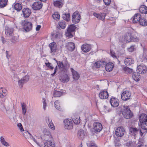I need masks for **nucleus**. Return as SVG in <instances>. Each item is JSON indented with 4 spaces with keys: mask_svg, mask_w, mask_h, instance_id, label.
Segmentation results:
<instances>
[{
    "mask_svg": "<svg viewBox=\"0 0 147 147\" xmlns=\"http://www.w3.org/2000/svg\"><path fill=\"white\" fill-rule=\"evenodd\" d=\"M21 80L24 84L26 83L29 80V76L28 75H26L21 78Z\"/></svg>",
    "mask_w": 147,
    "mask_h": 147,
    "instance_id": "46",
    "label": "nucleus"
},
{
    "mask_svg": "<svg viewBox=\"0 0 147 147\" xmlns=\"http://www.w3.org/2000/svg\"><path fill=\"white\" fill-rule=\"evenodd\" d=\"M59 79L60 81L63 83L68 82L69 80V78L68 76L66 74L60 76Z\"/></svg>",
    "mask_w": 147,
    "mask_h": 147,
    "instance_id": "17",
    "label": "nucleus"
},
{
    "mask_svg": "<svg viewBox=\"0 0 147 147\" xmlns=\"http://www.w3.org/2000/svg\"><path fill=\"white\" fill-rule=\"evenodd\" d=\"M101 1V0H94L93 2L94 5H96L99 4Z\"/></svg>",
    "mask_w": 147,
    "mask_h": 147,
    "instance_id": "59",
    "label": "nucleus"
},
{
    "mask_svg": "<svg viewBox=\"0 0 147 147\" xmlns=\"http://www.w3.org/2000/svg\"><path fill=\"white\" fill-rule=\"evenodd\" d=\"M22 11L23 15L25 18L28 17L31 13L30 9L27 8L23 9Z\"/></svg>",
    "mask_w": 147,
    "mask_h": 147,
    "instance_id": "18",
    "label": "nucleus"
},
{
    "mask_svg": "<svg viewBox=\"0 0 147 147\" xmlns=\"http://www.w3.org/2000/svg\"><path fill=\"white\" fill-rule=\"evenodd\" d=\"M25 134L27 135V136H28L27 138L28 139H32L38 145V143L37 142L36 140L34 138H33V136L31 135L28 132V131H26Z\"/></svg>",
    "mask_w": 147,
    "mask_h": 147,
    "instance_id": "38",
    "label": "nucleus"
},
{
    "mask_svg": "<svg viewBox=\"0 0 147 147\" xmlns=\"http://www.w3.org/2000/svg\"><path fill=\"white\" fill-rule=\"evenodd\" d=\"M110 102L111 106L114 107H117L119 105V101L117 98L112 97L110 100Z\"/></svg>",
    "mask_w": 147,
    "mask_h": 147,
    "instance_id": "12",
    "label": "nucleus"
},
{
    "mask_svg": "<svg viewBox=\"0 0 147 147\" xmlns=\"http://www.w3.org/2000/svg\"><path fill=\"white\" fill-rule=\"evenodd\" d=\"M6 90L3 88H0V98H3L6 95Z\"/></svg>",
    "mask_w": 147,
    "mask_h": 147,
    "instance_id": "35",
    "label": "nucleus"
},
{
    "mask_svg": "<svg viewBox=\"0 0 147 147\" xmlns=\"http://www.w3.org/2000/svg\"><path fill=\"white\" fill-rule=\"evenodd\" d=\"M55 107L59 110L61 111V108L59 102L58 100H56L54 102Z\"/></svg>",
    "mask_w": 147,
    "mask_h": 147,
    "instance_id": "42",
    "label": "nucleus"
},
{
    "mask_svg": "<svg viewBox=\"0 0 147 147\" xmlns=\"http://www.w3.org/2000/svg\"><path fill=\"white\" fill-rule=\"evenodd\" d=\"M91 48L90 45L85 44L83 45L81 47V50L84 53H87L90 51Z\"/></svg>",
    "mask_w": 147,
    "mask_h": 147,
    "instance_id": "15",
    "label": "nucleus"
},
{
    "mask_svg": "<svg viewBox=\"0 0 147 147\" xmlns=\"http://www.w3.org/2000/svg\"><path fill=\"white\" fill-rule=\"evenodd\" d=\"M120 144L119 142L117 140H115V146H119Z\"/></svg>",
    "mask_w": 147,
    "mask_h": 147,
    "instance_id": "64",
    "label": "nucleus"
},
{
    "mask_svg": "<svg viewBox=\"0 0 147 147\" xmlns=\"http://www.w3.org/2000/svg\"><path fill=\"white\" fill-rule=\"evenodd\" d=\"M141 15L140 13H136L135 14L133 18V22L134 23L139 22L141 18Z\"/></svg>",
    "mask_w": 147,
    "mask_h": 147,
    "instance_id": "21",
    "label": "nucleus"
},
{
    "mask_svg": "<svg viewBox=\"0 0 147 147\" xmlns=\"http://www.w3.org/2000/svg\"><path fill=\"white\" fill-rule=\"evenodd\" d=\"M45 64L47 67L50 69H53L54 68L51 65V64L49 62H48V63H45Z\"/></svg>",
    "mask_w": 147,
    "mask_h": 147,
    "instance_id": "56",
    "label": "nucleus"
},
{
    "mask_svg": "<svg viewBox=\"0 0 147 147\" xmlns=\"http://www.w3.org/2000/svg\"><path fill=\"white\" fill-rule=\"evenodd\" d=\"M59 26L62 29H64L65 28L66 26V22L64 21H61L59 22Z\"/></svg>",
    "mask_w": 147,
    "mask_h": 147,
    "instance_id": "40",
    "label": "nucleus"
},
{
    "mask_svg": "<svg viewBox=\"0 0 147 147\" xmlns=\"http://www.w3.org/2000/svg\"><path fill=\"white\" fill-rule=\"evenodd\" d=\"M76 27L74 24H72L69 25L67 30L72 32L74 31L76 28Z\"/></svg>",
    "mask_w": 147,
    "mask_h": 147,
    "instance_id": "41",
    "label": "nucleus"
},
{
    "mask_svg": "<svg viewBox=\"0 0 147 147\" xmlns=\"http://www.w3.org/2000/svg\"><path fill=\"white\" fill-rule=\"evenodd\" d=\"M133 59L130 57L126 58L124 60V63L127 66H129L134 63Z\"/></svg>",
    "mask_w": 147,
    "mask_h": 147,
    "instance_id": "22",
    "label": "nucleus"
},
{
    "mask_svg": "<svg viewBox=\"0 0 147 147\" xmlns=\"http://www.w3.org/2000/svg\"><path fill=\"white\" fill-rule=\"evenodd\" d=\"M111 55L112 57L113 58H117V57L115 55V53L114 52L111 51Z\"/></svg>",
    "mask_w": 147,
    "mask_h": 147,
    "instance_id": "61",
    "label": "nucleus"
},
{
    "mask_svg": "<svg viewBox=\"0 0 147 147\" xmlns=\"http://www.w3.org/2000/svg\"><path fill=\"white\" fill-rule=\"evenodd\" d=\"M18 85L19 87L20 88H22L24 84L21 80H19L18 82Z\"/></svg>",
    "mask_w": 147,
    "mask_h": 147,
    "instance_id": "52",
    "label": "nucleus"
},
{
    "mask_svg": "<svg viewBox=\"0 0 147 147\" xmlns=\"http://www.w3.org/2000/svg\"><path fill=\"white\" fill-rule=\"evenodd\" d=\"M125 133L124 128L122 127H119L115 130L116 135L118 137H121L123 136Z\"/></svg>",
    "mask_w": 147,
    "mask_h": 147,
    "instance_id": "8",
    "label": "nucleus"
},
{
    "mask_svg": "<svg viewBox=\"0 0 147 147\" xmlns=\"http://www.w3.org/2000/svg\"><path fill=\"white\" fill-rule=\"evenodd\" d=\"M105 4L107 5H109L111 3V0H103Z\"/></svg>",
    "mask_w": 147,
    "mask_h": 147,
    "instance_id": "58",
    "label": "nucleus"
},
{
    "mask_svg": "<svg viewBox=\"0 0 147 147\" xmlns=\"http://www.w3.org/2000/svg\"><path fill=\"white\" fill-rule=\"evenodd\" d=\"M137 72L141 74L146 73L147 71V67L144 64L140 65L137 66Z\"/></svg>",
    "mask_w": 147,
    "mask_h": 147,
    "instance_id": "6",
    "label": "nucleus"
},
{
    "mask_svg": "<svg viewBox=\"0 0 147 147\" xmlns=\"http://www.w3.org/2000/svg\"><path fill=\"white\" fill-rule=\"evenodd\" d=\"M94 130L96 132H100L102 129V126L101 124L99 122H94L93 125Z\"/></svg>",
    "mask_w": 147,
    "mask_h": 147,
    "instance_id": "11",
    "label": "nucleus"
},
{
    "mask_svg": "<svg viewBox=\"0 0 147 147\" xmlns=\"http://www.w3.org/2000/svg\"><path fill=\"white\" fill-rule=\"evenodd\" d=\"M139 73L137 72H134L132 74V77L134 80L136 81H139L140 78V76L139 75Z\"/></svg>",
    "mask_w": 147,
    "mask_h": 147,
    "instance_id": "25",
    "label": "nucleus"
},
{
    "mask_svg": "<svg viewBox=\"0 0 147 147\" xmlns=\"http://www.w3.org/2000/svg\"><path fill=\"white\" fill-rule=\"evenodd\" d=\"M122 114L123 117L126 119L130 118L133 115L131 111L127 106H123Z\"/></svg>",
    "mask_w": 147,
    "mask_h": 147,
    "instance_id": "3",
    "label": "nucleus"
},
{
    "mask_svg": "<svg viewBox=\"0 0 147 147\" xmlns=\"http://www.w3.org/2000/svg\"><path fill=\"white\" fill-rule=\"evenodd\" d=\"M70 69L72 74L73 78L74 80H78L80 77L79 74L72 68H71Z\"/></svg>",
    "mask_w": 147,
    "mask_h": 147,
    "instance_id": "20",
    "label": "nucleus"
},
{
    "mask_svg": "<svg viewBox=\"0 0 147 147\" xmlns=\"http://www.w3.org/2000/svg\"><path fill=\"white\" fill-rule=\"evenodd\" d=\"M106 64V63L105 61H98L95 63L94 65L96 68H99L101 66L105 65Z\"/></svg>",
    "mask_w": 147,
    "mask_h": 147,
    "instance_id": "29",
    "label": "nucleus"
},
{
    "mask_svg": "<svg viewBox=\"0 0 147 147\" xmlns=\"http://www.w3.org/2000/svg\"><path fill=\"white\" fill-rule=\"evenodd\" d=\"M18 126L19 128V129L22 132V131H24V130L23 128L22 125L21 123H18Z\"/></svg>",
    "mask_w": 147,
    "mask_h": 147,
    "instance_id": "55",
    "label": "nucleus"
},
{
    "mask_svg": "<svg viewBox=\"0 0 147 147\" xmlns=\"http://www.w3.org/2000/svg\"><path fill=\"white\" fill-rule=\"evenodd\" d=\"M139 22L140 25L142 26H147V20L146 21L144 18H141Z\"/></svg>",
    "mask_w": 147,
    "mask_h": 147,
    "instance_id": "37",
    "label": "nucleus"
},
{
    "mask_svg": "<svg viewBox=\"0 0 147 147\" xmlns=\"http://www.w3.org/2000/svg\"><path fill=\"white\" fill-rule=\"evenodd\" d=\"M86 133L84 130L80 129L79 130L78 132L77 136L79 138L83 139L85 136Z\"/></svg>",
    "mask_w": 147,
    "mask_h": 147,
    "instance_id": "24",
    "label": "nucleus"
},
{
    "mask_svg": "<svg viewBox=\"0 0 147 147\" xmlns=\"http://www.w3.org/2000/svg\"><path fill=\"white\" fill-rule=\"evenodd\" d=\"M80 19V16L78 12H74L72 16V21L73 23L76 24L78 23Z\"/></svg>",
    "mask_w": 147,
    "mask_h": 147,
    "instance_id": "7",
    "label": "nucleus"
},
{
    "mask_svg": "<svg viewBox=\"0 0 147 147\" xmlns=\"http://www.w3.org/2000/svg\"><path fill=\"white\" fill-rule=\"evenodd\" d=\"M13 30L12 28L7 27L5 30V33L6 35L11 36L13 34Z\"/></svg>",
    "mask_w": 147,
    "mask_h": 147,
    "instance_id": "27",
    "label": "nucleus"
},
{
    "mask_svg": "<svg viewBox=\"0 0 147 147\" xmlns=\"http://www.w3.org/2000/svg\"><path fill=\"white\" fill-rule=\"evenodd\" d=\"M140 12L141 13L147 14V7L144 5H141L139 9Z\"/></svg>",
    "mask_w": 147,
    "mask_h": 147,
    "instance_id": "31",
    "label": "nucleus"
},
{
    "mask_svg": "<svg viewBox=\"0 0 147 147\" xmlns=\"http://www.w3.org/2000/svg\"><path fill=\"white\" fill-rule=\"evenodd\" d=\"M42 3L40 1H36L34 2L32 5L31 7L35 10H38L42 8Z\"/></svg>",
    "mask_w": 147,
    "mask_h": 147,
    "instance_id": "5",
    "label": "nucleus"
},
{
    "mask_svg": "<svg viewBox=\"0 0 147 147\" xmlns=\"http://www.w3.org/2000/svg\"><path fill=\"white\" fill-rule=\"evenodd\" d=\"M49 46L50 48L51 53H55L56 50V44L54 42H52L49 45Z\"/></svg>",
    "mask_w": 147,
    "mask_h": 147,
    "instance_id": "30",
    "label": "nucleus"
},
{
    "mask_svg": "<svg viewBox=\"0 0 147 147\" xmlns=\"http://www.w3.org/2000/svg\"><path fill=\"white\" fill-rule=\"evenodd\" d=\"M52 16L53 19L57 20H59L60 18V15L57 12H55Z\"/></svg>",
    "mask_w": 147,
    "mask_h": 147,
    "instance_id": "47",
    "label": "nucleus"
},
{
    "mask_svg": "<svg viewBox=\"0 0 147 147\" xmlns=\"http://www.w3.org/2000/svg\"><path fill=\"white\" fill-rule=\"evenodd\" d=\"M72 32L69 31H68V30H67V32L65 33L66 36L69 38L72 37L73 36V35L71 33Z\"/></svg>",
    "mask_w": 147,
    "mask_h": 147,
    "instance_id": "49",
    "label": "nucleus"
},
{
    "mask_svg": "<svg viewBox=\"0 0 147 147\" xmlns=\"http://www.w3.org/2000/svg\"><path fill=\"white\" fill-rule=\"evenodd\" d=\"M67 49L70 51H73L75 48V45L73 42H69L67 44Z\"/></svg>",
    "mask_w": 147,
    "mask_h": 147,
    "instance_id": "23",
    "label": "nucleus"
},
{
    "mask_svg": "<svg viewBox=\"0 0 147 147\" xmlns=\"http://www.w3.org/2000/svg\"><path fill=\"white\" fill-rule=\"evenodd\" d=\"M105 69L107 71H110L112 70L114 67V65L113 63H109L105 65Z\"/></svg>",
    "mask_w": 147,
    "mask_h": 147,
    "instance_id": "26",
    "label": "nucleus"
},
{
    "mask_svg": "<svg viewBox=\"0 0 147 147\" xmlns=\"http://www.w3.org/2000/svg\"><path fill=\"white\" fill-rule=\"evenodd\" d=\"M57 63L59 68H63V66L62 65V62H61L60 61H57Z\"/></svg>",
    "mask_w": 147,
    "mask_h": 147,
    "instance_id": "60",
    "label": "nucleus"
},
{
    "mask_svg": "<svg viewBox=\"0 0 147 147\" xmlns=\"http://www.w3.org/2000/svg\"><path fill=\"white\" fill-rule=\"evenodd\" d=\"M99 96L100 99H105L108 97L109 94L107 91L102 90L99 93Z\"/></svg>",
    "mask_w": 147,
    "mask_h": 147,
    "instance_id": "14",
    "label": "nucleus"
},
{
    "mask_svg": "<svg viewBox=\"0 0 147 147\" xmlns=\"http://www.w3.org/2000/svg\"><path fill=\"white\" fill-rule=\"evenodd\" d=\"M18 36H13L11 39V41L13 43H15L18 40Z\"/></svg>",
    "mask_w": 147,
    "mask_h": 147,
    "instance_id": "48",
    "label": "nucleus"
},
{
    "mask_svg": "<svg viewBox=\"0 0 147 147\" xmlns=\"http://www.w3.org/2000/svg\"><path fill=\"white\" fill-rule=\"evenodd\" d=\"M22 8L21 5L19 3H15L14 5V9L17 11H20Z\"/></svg>",
    "mask_w": 147,
    "mask_h": 147,
    "instance_id": "34",
    "label": "nucleus"
},
{
    "mask_svg": "<svg viewBox=\"0 0 147 147\" xmlns=\"http://www.w3.org/2000/svg\"><path fill=\"white\" fill-rule=\"evenodd\" d=\"M134 143L131 141L127 142L126 144V145L128 147H134Z\"/></svg>",
    "mask_w": 147,
    "mask_h": 147,
    "instance_id": "51",
    "label": "nucleus"
},
{
    "mask_svg": "<svg viewBox=\"0 0 147 147\" xmlns=\"http://www.w3.org/2000/svg\"><path fill=\"white\" fill-rule=\"evenodd\" d=\"M143 144L142 142H139L138 144L136 145V147H144Z\"/></svg>",
    "mask_w": 147,
    "mask_h": 147,
    "instance_id": "57",
    "label": "nucleus"
},
{
    "mask_svg": "<svg viewBox=\"0 0 147 147\" xmlns=\"http://www.w3.org/2000/svg\"><path fill=\"white\" fill-rule=\"evenodd\" d=\"M93 15L98 19L104 21L106 16L105 14L103 13H94Z\"/></svg>",
    "mask_w": 147,
    "mask_h": 147,
    "instance_id": "16",
    "label": "nucleus"
},
{
    "mask_svg": "<svg viewBox=\"0 0 147 147\" xmlns=\"http://www.w3.org/2000/svg\"><path fill=\"white\" fill-rule=\"evenodd\" d=\"M8 0H0V7L3 8L7 5Z\"/></svg>",
    "mask_w": 147,
    "mask_h": 147,
    "instance_id": "36",
    "label": "nucleus"
},
{
    "mask_svg": "<svg viewBox=\"0 0 147 147\" xmlns=\"http://www.w3.org/2000/svg\"><path fill=\"white\" fill-rule=\"evenodd\" d=\"M65 128L67 129H71L73 128L72 121L71 119H66L64 121Z\"/></svg>",
    "mask_w": 147,
    "mask_h": 147,
    "instance_id": "10",
    "label": "nucleus"
},
{
    "mask_svg": "<svg viewBox=\"0 0 147 147\" xmlns=\"http://www.w3.org/2000/svg\"><path fill=\"white\" fill-rule=\"evenodd\" d=\"M131 96V93L128 91H124L121 95V98L123 100L129 99Z\"/></svg>",
    "mask_w": 147,
    "mask_h": 147,
    "instance_id": "9",
    "label": "nucleus"
},
{
    "mask_svg": "<svg viewBox=\"0 0 147 147\" xmlns=\"http://www.w3.org/2000/svg\"><path fill=\"white\" fill-rule=\"evenodd\" d=\"M44 147H55V144L53 141H47L44 143Z\"/></svg>",
    "mask_w": 147,
    "mask_h": 147,
    "instance_id": "28",
    "label": "nucleus"
},
{
    "mask_svg": "<svg viewBox=\"0 0 147 147\" xmlns=\"http://www.w3.org/2000/svg\"><path fill=\"white\" fill-rule=\"evenodd\" d=\"M45 120L49 127L51 129L54 130L55 129V127L51 119L49 117H46L45 118Z\"/></svg>",
    "mask_w": 147,
    "mask_h": 147,
    "instance_id": "13",
    "label": "nucleus"
},
{
    "mask_svg": "<svg viewBox=\"0 0 147 147\" xmlns=\"http://www.w3.org/2000/svg\"><path fill=\"white\" fill-rule=\"evenodd\" d=\"M140 123L141 128L144 130H147V115L142 113L139 117Z\"/></svg>",
    "mask_w": 147,
    "mask_h": 147,
    "instance_id": "1",
    "label": "nucleus"
},
{
    "mask_svg": "<svg viewBox=\"0 0 147 147\" xmlns=\"http://www.w3.org/2000/svg\"><path fill=\"white\" fill-rule=\"evenodd\" d=\"M12 79L13 81V82L14 83L17 82V81L18 82V81L19 80L18 76L17 74H13L12 76Z\"/></svg>",
    "mask_w": 147,
    "mask_h": 147,
    "instance_id": "39",
    "label": "nucleus"
},
{
    "mask_svg": "<svg viewBox=\"0 0 147 147\" xmlns=\"http://www.w3.org/2000/svg\"><path fill=\"white\" fill-rule=\"evenodd\" d=\"M63 18L64 20L68 22L70 20V14L69 13H64L63 14Z\"/></svg>",
    "mask_w": 147,
    "mask_h": 147,
    "instance_id": "43",
    "label": "nucleus"
},
{
    "mask_svg": "<svg viewBox=\"0 0 147 147\" xmlns=\"http://www.w3.org/2000/svg\"><path fill=\"white\" fill-rule=\"evenodd\" d=\"M130 132L132 135H136L139 132V129L136 127H130L129 129Z\"/></svg>",
    "mask_w": 147,
    "mask_h": 147,
    "instance_id": "32",
    "label": "nucleus"
},
{
    "mask_svg": "<svg viewBox=\"0 0 147 147\" xmlns=\"http://www.w3.org/2000/svg\"><path fill=\"white\" fill-rule=\"evenodd\" d=\"M45 135L46 136H48L49 137L51 136V133L47 129L45 130H44Z\"/></svg>",
    "mask_w": 147,
    "mask_h": 147,
    "instance_id": "54",
    "label": "nucleus"
},
{
    "mask_svg": "<svg viewBox=\"0 0 147 147\" xmlns=\"http://www.w3.org/2000/svg\"><path fill=\"white\" fill-rule=\"evenodd\" d=\"M64 0H57L53 2L54 5L58 7H61L63 4Z\"/></svg>",
    "mask_w": 147,
    "mask_h": 147,
    "instance_id": "19",
    "label": "nucleus"
},
{
    "mask_svg": "<svg viewBox=\"0 0 147 147\" xmlns=\"http://www.w3.org/2000/svg\"><path fill=\"white\" fill-rule=\"evenodd\" d=\"M46 100L45 98H43V108L44 110H45L47 106V103L45 102Z\"/></svg>",
    "mask_w": 147,
    "mask_h": 147,
    "instance_id": "53",
    "label": "nucleus"
},
{
    "mask_svg": "<svg viewBox=\"0 0 147 147\" xmlns=\"http://www.w3.org/2000/svg\"><path fill=\"white\" fill-rule=\"evenodd\" d=\"M90 147H98L96 144L94 142L91 143L90 146Z\"/></svg>",
    "mask_w": 147,
    "mask_h": 147,
    "instance_id": "63",
    "label": "nucleus"
},
{
    "mask_svg": "<svg viewBox=\"0 0 147 147\" xmlns=\"http://www.w3.org/2000/svg\"><path fill=\"white\" fill-rule=\"evenodd\" d=\"M74 122L75 124H77L80 123V120L79 118H76V119H74Z\"/></svg>",
    "mask_w": 147,
    "mask_h": 147,
    "instance_id": "62",
    "label": "nucleus"
},
{
    "mask_svg": "<svg viewBox=\"0 0 147 147\" xmlns=\"http://www.w3.org/2000/svg\"><path fill=\"white\" fill-rule=\"evenodd\" d=\"M21 25L24 26V29L26 32H29L32 29V24L27 20H25L22 21Z\"/></svg>",
    "mask_w": 147,
    "mask_h": 147,
    "instance_id": "4",
    "label": "nucleus"
},
{
    "mask_svg": "<svg viewBox=\"0 0 147 147\" xmlns=\"http://www.w3.org/2000/svg\"><path fill=\"white\" fill-rule=\"evenodd\" d=\"M61 62L63 68L65 67L68 68L69 67V64L66 60H64Z\"/></svg>",
    "mask_w": 147,
    "mask_h": 147,
    "instance_id": "45",
    "label": "nucleus"
},
{
    "mask_svg": "<svg viewBox=\"0 0 147 147\" xmlns=\"http://www.w3.org/2000/svg\"><path fill=\"white\" fill-rule=\"evenodd\" d=\"M132 32H128L126 33L124 35V39L125 41L127 42H138L139 39L136 36H134L133 35Z\"/></svg>",
    "mask_w": 147,
    "mask_h": 147,
    "instance_id": "2",
    "label": "nucleus"
},
{
    "mask_svg": "<svg viewBox=\"0 0 147 147\" xmlns=\"http://www.w3.org/2000/svg\"><path fill=\"white\" fill-rule=\"evenodd\" d=\"M0 141L1 144L5 146H9L10 144L7 142L3 136H1L0 138Z\"/></svg>",
    "mask_w": 147,
    "mask_h": 147,
    "instance_id": "33",
    "label": "nucleus"
},
{
    "mask_svg": "<svg viewBox=\"0 0 147 147\" xmlns=\"http://www.w3.org/2000/svg\"><path fill=\"white\" fill-rule=\"evenodd\" d=\"M136 49V47L135 45L131 46L129 48H128V50L129 51L132 52Z\"/></svg>",
    "mask_w": 147,
    "mask_h": 147,
    "instance_id": "50",
    "label": "nucleus"
},
{
    "mask_svg": "<svg viewBox=\"0 0 147 147\" xmlns=\"http://www.w3.org/2000/svg\"><path fill=\"white\" fill-rule=\"evenodd\" d=\"M62 94V93L60 91L55 90L54 92V96L55 97H59L61 96Z\"/></svg>",
    "mask_w": 147,
    "mask_h": 147,
    "instance_id": "44",
    "label": "nucleus"
}]
</instances>
